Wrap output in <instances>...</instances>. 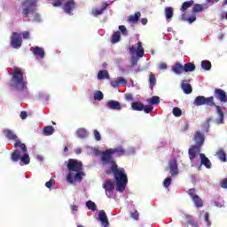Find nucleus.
I'll use <instances>...</instances> for the list:
<instances>
[{
  "instance_id": "obj_1",
  "label": "nucleus",
  "mask_w": 227,
  "mask_h": 227,
  "mask_svg": "<svg viewBox=\"0 0 227 227\" xmlns=\"http://www.w3.org/2000/svg\"><path fill=\"white\" fill-rule=\"evenodd\" d=\"M101 162L103 166H111V169L106 170V175H114L116 182V191L118 192H123L127 188V184H129V178L125 173V168H118V164L113 157V154L109 149H106L101 153Z\"/></svg>"
},
{
  "instance_id": "obj_2",
  "label": "nucleus",
  "mask_w": 227,
  "mask_h": 227,
  "mask_svg": "<svg viewBox=\"0 0 227 227\" xmlns=\"http://www.w3.org/2000/svg\"><path fill=\"white\" fill-rule=\"evenodd\" d=\"M4 134H5V137L9 139V141H15L14 143V148H17L19 146L23 153V155H20V151L19 149H16L13 153L11 154V159L12 162H19V160H21L25 166H27L29 162H31V159L29 158V153H27V147H26V144H23L20 142V140L18 139L17 135L13 133V131L10 129L4 130Z\"/></svg>"
},
{
  "instance_id": "obj_3",
  "label": "nucleus",
  "mask_w": 227,
  "mask_h": 227,
  "mask_svg": "<svg viewBox=\"0 0 227 227\" xmlns=\"http://www.w3.org/2000/svg\"><path fill=\"white\" fill-rule=\"evenodd\" d=\"M193 105L196 107H200V106H208L209 107H215L216 113L219 116V118L216 119L215 123H217V125H222L223 123H224V113H223V110H221V106L215 105L213 96L208 98H206L205 96H198L193 100Z\"/></svg>"
},
{
  "instance_id": "obj_4",
  "label": "nucleus",
  "mask_w": 227,
  "mask_h": 227,
  "mask_svg": "<svg viewBox=\"0 0 227 227\" xmlns=\"http://www.w3.org/2000/svg\"><path fill=\"white\" fill-rule=\"evenodd\" d=\"M11 88H12L15 91H24L27 83L26 81H24V74L22 73V70L17 67H14L13 72L11 74Z\"/></svg>"
},
{
  "instance_id": "obj_5",
  "label": "nucleus",
  "mask_w": 227,
  "mask_h": 227,
  "mask_svg": "<svg viewBox=\"0 0 227 227\" xmlns=\"http://www.w3.org/2000/svg\"><path fill=\"white\" fill-rule=\"evenodd\" d=\"M67 169L68 171H70V173H68L67 176V182H68V184H74L73 173H76L77 171H82V162L77 160L69 159L67 161Z\"/></svg>"
},
{
  "instance_id": "obj_6",
  "label": "nucleus",
  "mask_w": 227,
  "mask_h": 227,
  "mask_svg": "<svg viewBox=\"0 0 227 227\" xmlns=\"http://www.w3.org/2000/svg\"><path fill=\"white\" fill-rule=\"evenodd\" d=\"M36 0H23L21 4L25 8L22 11L23 17L27 18L29 12H35V8H36Z\"/></svg>"
},
{
  "instance_id": "obj_7",
  "label": "nucleus",
  "mask_w": 227,
  "mask_h": 227,
  "mask_svg": "<svg viewBox=\"0 0 227 227\" xmlns=\"http://www.w3.org/2000/svg\"><path fill=\"white\" fill-rule=\"evenodd\" d=\"M10 45L12 49H20L22 47V35L17 32H13L11 35Z\"/></svg>"
},
{
  "instance_id": "obj_8",
  "label": "nucleus",
  "mask_w": 227,
  "mask_h": 227,
  "mask_svg": "<svg viewBox=\"0 0 227 227\" xmlns=\"http://www.w3.org/2000/svg\"><path fill=\"white\" fill-rule=\"evenodd\" d=\"M186 192L191 196L192 200L197 208H201V207H203V200L196 194V189L191 188Z\"/></svg>"
},
{
  "instance_id": "obj_9",
  "label": "nucleus",
  "mask_w": 227,
  "mask_h": 227,
  "mask_svg": "<svg viewBox=\"0 0 227 227\" xmlns=\"http://www.w3.org/2000/svg\"><path fill=\"white\" fill-rule=\"evenodd\" d=\"M130 54H136L137 58H143L145 56V48H143V43L138 42L136 46L132 45L129 47Z\"/></svg>"
},
{
  "instance_id": "obj_10",
  "label": "nucleus",
  "mask_w": 227,
  "mask_h": 227,
  "mask_svg": "<svg viewBox=\"0 0 227 227\" xmlns=\"http://www.w3.org/2000/svg\"><path fill=\"white\" fill-rule=\"evenodd\" d=\"M103 189H105L107 198H112L113 191H114V183L111 179L106 180L103 184Z\"/></svg>"
},
{
  "instance_id": "obj_11",
  "label": "nucleus",
  "mask_w": 227,
  "mask_h": 227,
  "mask_svg": "<svg viewBox=\"0 0 227 227\" xmlns=\"http://www.w3.org/2000/svg\"><path fill=\"white\" fill-rule=\"evenodd\" d=\"M183 219H184V221L182 222L183 227H189L190 225L192 227H200V225L198 224V222H194L191 215H184Z\"/></svg>"
},
{
  "instance_id": "obj_12",
  "label": "nucleus",
  "mask_w": 227,
  "mask_h": 227,
  "mask_svg": "<svg viewBox=\"0 0 227 227\" xmlns=\"http://www.w3.org/2000/svg\"><path fill=\"white\" fill-rule=\"evenodd\" d=\"M193 139L195 141L194 146H199V148H201V146H203L205 144V134L200 131H196Z\"/></svg>"
},
{
  "instance_id": "obj_13",
  "label": "nucleus",
  "mask_w": 227,
  "mask_h": 227,
  "mask_svg": "<svg viewBox=\"0 0 227 227\" xmlns=\"http://www.w3.org/2000/svg\"><path fill=\"white\" fill-rule=\"evenodd\" d=\"M75 10V1L74 0H67L63 5V11L67 15H72V12Z\"/></svg>"
},
{
  "instance_id": "obj_14",
  "label": "nucleus",
  "mask_w": 227,
  "mask_h": 227,
  "mask_svg": "<svg viewBox=\"0 0 227 227\" xmlns=\"http://www.w3.org/2000/svg\"><path fill=\"white\" fill-rule=\"evenodd\" d=\"M168 168L170 169L169 173L171 176H176V175H178V162L176 161V159L168 161Z\"/></svg>"
},
{
  "instance_id": "obj_15",
  "label": "nucleus",
  "mask_w": 227,
  "mask_h": 227,
  "mask_svg": "<svg viewBox=\"0 0 227 227\" xmlns=\"http://www.w3.org/2000/svg\"><path fill=\"white\" fill-rule=\"evenodd\" d=\"M215 97L220 102H223V104H226V102H227L226 91H224L221 89H215Z\"/></svg>"
},
{
  "instance_id": "obj_16",
  "label": "nucleus",
  "mask_w": 227,
  "mask_h": 227,
  "mask_svg": "<svg viewBox=\"0 0 227 227\" xmlns=\"http://www.w3.org/2000/svg\"><path fill=\"white\" fill-rule=\"evenodd\" d=\"M201 152V147L197 145H192L188 150V155L190 160H194L196 159V154Z\"/></svg>"
},
{
  "instance_id": "obj_17",
  "label": "nucleus",
  "mask_w": 227,
  "mask_h": 227,
  "mask_svg": "<svg viewBox=\"0 0 227 227\" xmlns=\"http://www.w3.org/2000/svg\"><path fill=\"white\" fill-rule=\"evenodd\" d=\"M106 106L113 111H121V104L116 100L107 101Z\"/></svg>"
},
{
  "instance_id": "obj_18",
  "label": "nucleus",
  "mask_w": 227,
  "mask_h": 227,
  "mask_svg": "<svg viewBox=\"0 0 227 227\" xmlns=\"http://www.w3.org/2000/svg\"><path fill=\"white\" fill-rule=\"evenodd\" d=\"M110 151V153H112V155H118V157H123V155H127V153H125V149H123V147L121 146H118L115 148H110L108 149Z\"/></svg>"
},
{
  "instance_id": "obj_19",
  "label": "nucleus",
  "mask_w": 227,
  "mask_h": 227,
  "mask_svg": "<svg viewBox=\"0 0 227 227\" xmlns=\"http://www.w3.org/2000/svg\"><path fill=\"white\" fill-rule=\"evenodd\" d=\"M200 164L202 166H205L207 169H210V168H212V162L210 161V160L205 155V153H200Z\"/></svg>"
},
{
  "instance_id": "obj_20",
  "label": "nucleus",
  "mask_w": 227,
  "mask_h": 227,
  "mask_svg": "<svg viewBox=\"0 0 227 227\" xmlns=\"http://www.w3.org/2000/svg\"><path fill=\"white\" fill-rule=\"evenodd\" d=\"M32 52L34 56H38V58H41V59H43L45 58V51L43 48L35 46L32 47Z\"/></svg>"
},
{
  "instance_id": "obj_21",
  "label": "nucleus",
  "mask_w": 227,
  "mask_h": 227,
  "mask_svg": "<svg viewBox=\"0 0 227 227\" xmlns=\"http://www.w3.org/2000/svg\"><path fill=\"white\" fill-rule=\"evenodd\" d=\"M181 90H183L185 95H191L192 93V86L190 83H187V81L184 80L181 83Z\"/></svg>"
},
{
  "instance_id": "obj_22",
  "label": "nucleus",
  "mask_w": 227,
  "mask_h": 227,
  "mask_svg": "<svg viewBox=\"0 0 227 227\" xmlns=\"http://www.w3.org/2000/svg\"><path fill=\"white\" fill-rule=\"evenodd\" d=\"M98 219L102 224H106V226H109V219H107V215L106 214V211L100 210L98 212Z\"/></svg>"
},
{
  "instance_id": "obj_23",
  "label": "nucleus",
  "mask_w": 227,
  "mask_h": 227,
  "mask_svg": "<svg viewBox=\"0 0 227 227\" xmlns=\"http://www.w3.org/2000/svg\"><path fill=\"white\" fill-rule=\"evenodd\" d=\"M112 88H118L121 84H127V80L123 77H119L118 80H114L110 82Z\"/></svg>"
},
{
  "instance_id": "obj_24",
  "label": "nucleus",
  "mask_w": 227,
  "mask_h": 227,
  "mask_svg": "<svg viewBox=\"0 0 227 227\" xmlns=\"http://www.w3.org/2000/svg\"><path fill=\"white\" fill-rule=\"evenodd\" d=\"M139 19H141V12H137L134 15L129 16L128 21L131 24H137L139 21Z\"/></svg>"
},
{
  "instance_id": "obj_25",
  "label": "nucleus",
  "mask_w": 227,
  "mask_h": 227,
  "mask_svg": "<svg viewBox=\"0 0 227 227\" xmlns=\"http://www.w3.org/2000/svg\"><path fill=\"white\" fill-rule=\"evenodd\" d=\"M172 70L174 73L177 74L178 75H180V74H184V66L182 64H180V62H176L173 67Z\"/></svg>"
},
{
  "instance_id": "obj_26",
  "label": "nucleus",
  "mask_w": 227,
  "mask_h": 227,
  "mask_svg": "<svg viewBox=\"0 0 227 227\" xmlns=\"http://www.w3.org/2000/svg\"><path fill=\"white\" fill-rule=\"evenodd\" d=\"M76 136L80 139H86L88 137V131L84 128H80L76 130Z\"/></svg>"
},
{
  "instance_id": "obj_27",
  "label": "nucleus",
  "mask_w": 227,
  "mask_h": 227,
  "mask_svg": "<svg viewBox=\"0 0 227 227\" xmlns=\"http://www.w3.org/2000/svg\"><path fill=\"white\" fill-rule=\"evenodd\" d=\"M98 79L102 81L104 79H111V76L109 75V72L107 70H100L98 73Z\"/></svg>"
},
{
  "instance_id": "obj_28",
  "label": "nucleus",
  "mask_w": 227,
  "mask_h": 227,
  "mask_svg": "<svg viewBox=\"0 0 227 227\" xmlns=\"http://www.w3.org/2000/svg\"><path fill=\"white\" fill-rule=\"evenodd\" d=\"M131 109H133V111H143L145 105L139 101H136L131 104Z\"/></svg>"
},
{
  "instance_id": "obj_29",
  "label": "nucleus",
  "mask_w": 227,
  "mask_h": 227,
  "mask_svg": "<svg viewBox=\"0 0 227 227\" xmlns=\"http://www.w3.org/2000/svg\"><path fill=\"white\" fill-rule=\"evenodd\" d=\"M183 67H184V71L186 73L194 72V70H196V65H194V63L192 62H188L184 64Z\"/></svg>"
},
{
  "instance_id": "obj_30",
  "label": "nucleus",
  "mask_w": 227,
  "mask_h": 227,
  "mask_svg": "<svg viewBox=\"0 0 227 227\" xmlns=\"http://www.w3.org/2000/svg\"><path fill=\"white\" fill-rule=\"evenodd\" d=\"M148 104H151L152 106H159L160 104V98L158 96H153L149 99H147Z\"/></svg>"
},
{
  "instance_id": "obj_31",
  "label": "nucleus",
  "mask_w": 227,
  "mask_h": 227,
  "mask_svg": "<svg viewBox=\"0 0 227 227\" xmlns=\"http://www.w3.org/2000/svg\"><path fill=\"white\" fill-rule=\"evenodd\" d=\"M200 65L203 70L208 71L212 69V62L209 60H202Z\"/></svg>"
},
{
  "instance_id": "obj_32",
  "label": "nucleus",
  "mask_w": 227,
  "mask_h": 227,
  "mask_svg": "<svg viewBox=\"0 0 227 227\" xmlns=\"http://www.w3.org/2000/svg\"><path fill=\"white\" fill-rule=\"evenodd\" d=\"M194 4V0H190L187 2L183 3L182 7H181V12H187L188 8H191Z\"/></svg>"
},
{
  "instance_id": "obj_33",
  "label": "nucleus",
  "mask_w": 227,
  "mask_h": 227,
  "mask_svg": "<svg viewBox=\"0 0 227 227\" xmlns=\"http://www.w3.org/2000/svg\"><path fill=\"white\" fill-rule=\"evenodd\" d=\"M121 38V34L120 31L114 32L112 35V43H118L120 42V39Z\"/></svg>"
},
{
  "instance_id": "obj_34",
  "label": "nucleus",
  "mask_w": 227,
  "mask_h": 227,
  "mask_svg": "<svg viewBox=\"0 0 227 227\" xmlns=\"http://www.w3.org/2000/svg\"><path fill=\"white\" fill-rule=\"evenodd\" d=\"M216 155L218 159L222 160V162H226V153H224V150L219 149L218 152L216 153Z\"/></svg>"
},
{
  "instance_id": "obj_35",
  "label": "nucleus",
  "mask_w": 227,
  "mask_h": 227,
  "mask_svg": "<svg viewBox=\"0 0 227 227\" xmlns=\"http://www.w3.org/2000/svg\"><path fill=\"white\" fill-rule=\"evenodd\" d=\"M205 10V7H203V4H195L192 9V13H200V12H202Z\"/></svg>"
},
{
  "instance_id": "obj_36",
  "label": "nucleus",
  "mask_w": 227,
  "mask_h": 227,
  "mask_svg": "<svg viewBox=\"0 0 227 227\" xmlns=\"http://www.w3.org/2000/svg\"><path fill=\"white\" fill-rule=\"evenodd\" d=\"M44 136H52L54 134V128L52 126H46L43 129Z\"/></svg>"
},
{
  "instance_id": "obj_37",
  "label": "nucleus",
  "mask_w": 227,
  "mask_h": 227,
  "mask_svg": "<svg viewBox=\"0 0 227 227\" xmlns=\"http://www.w3.org/2000/svg\"><path fill=\"white\" fill-rule=\"evenodd\" d=\"M82 176H84V172L82 170L77 171L76 174L74 176V179L75 182H81L82 180Z\"/></svg>"
},
{
  "instance_id": "obj_38",
  "label": "nucleus",
  "mask_w": 227,
  "mask_h": 227,
  "mask_svg": "<svg viewBox=\"0 0 227 227\" xmlns=\"http://www.w3.org/2000/svg\"><path fill=\"white\" fill-rule=\"evenodd\" d=\"M86 207L89 208V210H92V212H95L97 210V204L95 202L89 200L86 202Z\"/></svg>"
},
{
  "instance_id": "obj_39",
  "label": "nucleus",
  "mask_w": 227,
  "mask_h": 227,
  "mask_svg": "<svg viewBox=\"0 0 227 227\" xmlns=\"http://www.w3.org/2000/svg\"><path fill=\"white\" fill-rule=\"evenodd\" d=\"M166 19H173V8L167 7L165 9Z\"/></svg>"
},
{
  "instance_id": "obj_40",
  "label": "nucleus",
  "mask_w": 227,
  "mask_h": 227,
  "mask_svg": "<svg viewBox=\"0 0 227 227\" xmlns=\"http://www.w3.org/2000/svg\"><path fill=\"white\" fill-rule=\"evenodd\" d=\"M155 82H157V79L155 78V74H150V75H149V84H150L151 88H153V86H155Z\"/></svg>"
},
{
  "instance_id": "obj_41",
  "label": "nucleus",
  "mask_w": 227,
  "mask_h": 227,
  "mask_svg": "<svg viewBox=\"0 0 227 227\" xmlns=\"http://www.w3.org/2000/svg\"><path fill=\"white\" fill-rule=\"evenodd\" d=\"M94 99L95 100H104V93H102V91H100V90H97L94 93Z\"/></svg>"
},
{
  "instance_id": "obj_42",
  "label": "nucleus",
  "mask_w": 227,
  "mask_h": 227,
  "mask_svg": "<svg viewBox=\"0 0 227 227\" xmlns=\"http://www.w3.org/2000/svg\"><path fill=\"white\" fill-rule=\"evenodd\" d=\"M184 17H185V14H183L182 15V20H187V22H189V24H192V22H196V16L195 15L191 16L188 19H185Z\"/></svg>"
},
{
  "instance_id": "obj_43",
  "label": "nucleus",
  "mask_w": 227,
  "mask_h": 227,
  "mask_svg": "<svg viewBox=\"0 0 227 227\" xmlns=\"http://www.w3.org/2000/svg\"><path fill=\"white\" fill-rule=\"evenodd\" d=\"M173 114L176 118H179V116H182V109H180L178 107H174L173 108Z\"/></svg>"
},
{
  "instance_id": "obj_44",
  "label": "nucleus",
  "mask_w": 227,
  "mask_h": 227,
  "mask_svg": "<svg viewBox=\"0 0 227 227\" xmlns=\"http://www.w3.org/2000/svg\"><path fill=\"white\" fill-rule=\"evenodd\" d=\"M143 111H145V113L146 114H149V113H152L153 111V106L148 105V106H145L144 105V108H143Z\"/></svg>"
},
{
  "instance_id": "obj_45",
  "label": "nucleus",
  "mask_w": 227,
  "mask_h": 227,
  "mask_svg": "<svg viewBox=\"0 0 227 227\" xmlns=\"http://www.w3.org/2000/svg\"><path fill=\"white\" fill-rule=\"evenodd\" d=\"M104 12L101 9H93L92 10V15L94 17H98V15H102Z\"/></svg>"
},
{
  "instance_id": "obj_46",
  "label": "nucleus",
  "mask_w": 227,
  "mask_h": 227,
  "mask_svg": "<svg viewBox=\"0 0 227 227\" xmlns=\"http://www.w3.org/2000/svg\"><path fill=\"white\" fill-rule=\"evenodd\" d=\"M94 137L96 141H100V139H102V137L100 136V132H98V130L97 129L94 130Z\"/></svg>"
},
{
  "instance_id": "obj_47",
  "label": "nucleus",
  "mask_w": 227,
  "mask_h": 227,
  "mask_svg": "<svg viewBox=\"0 0 227 227\" xmlns=\"http://www.w3.org/2000/svg\"><path fill=\"white\" fill-rule=\"evenodd\" d=\"M54 184H56L54 179H51L50 181L45 183V187H47L48 189H51V187H52V185H54Z\"/></svg>"
},
{
  "instance_id": "obj_48",
  "label": "nucleus",
  "mask_w": 227,
  "mask_h": 227,
  "mask_svg": "<svg viewBox=\"0 0 227 227\" xmlns=\"http://www.w3.org/2000/svg\"><path fill=\"white\" fill-rule=\"evenodd\" d=\"M164 187H169L171 185V177H167L163 182Z\"/></svg>"
},
{
  "instance_id": "obj_49",
  "label": "nucleus",
  "mask_w": 227,
  "mask_h": 227,
  "mask_svg": "<svg viewBox=\"0 0 227 227\" xmlns=\"http://www.w3.org/2000/svg\"><path fill=\"white\" fill-rule=\"evenodd\" d=\"M125 100L128 102H132V100H134V96L130 93H127L125 94Z\"/></svg>"
},
{
  "instance_id": "obj_50",
  "label": "nucleus",
  "mask_w": 227,
  "mask_h": 227,
  "mask_svg": "<svg viewBox=\"0 0 227 227\" xmlns=\"http://www.w3.org/2000/svg\"><path fill=\"white\" fill-rule=\"evenodd\" d=\"M120 31L122 33V35H127V27L124 25L119 26Z\"/></svg>"
},
{
  "instance_id": "obj_51",
  "label": "nucleus",
  "mask_w": 227,
  "mask_h": 227,
  "mask_svg": "<svg viewBox=\"0 0 227 227\" xmlns=\"http://www.w3.org/2000/svg\"><path fill=\"white\" fill-rule=\"evenodd\" d=\"M61 4H63V2L61 0H55L52 3V6H54L55 8H58V6H61Z\"/></svg>"
},
{
  "instance_id": "obj_52",
  "label": "nucleus",
  "mask_w": 227,
  "mask_h": 227,
  "mask_svg": "<svg viewBox=\"0 0 227 227\" xmlns=\"http://www.w3.org/2000/svg\"><path fill=\"white\" fill-rule=\"evenodd\" d=\"M210 215L208 213H205L204 219L206 223H207V226H210Z\"/></svg>"
},
{
  "instance_id": "obj_53",
  "label": "nucleus",
  "mask_w": 227,
  "mask_h": 227,
  "mask_svg": "<svg viewBox=\"0 0 227 227\" xmlns=\"http://www.w3.org/2000/svg\"><path fill=\"white\" fill-rule=\"evenodd\" d=\"M131 217L133 219H135L136 221H137V219H139V213L137 211H135L131 214Z\"/></svg>"
},
{
  "instance_id": "obj_54",
  "label": "nucleus",
  "mask_w": 227,
  "mask_h": 227,
  "mask_svg": "<svg viewBox=\"0 0 227 227\" xmlns=\"http://www.w3.org/2000/svg\"><path fill=\"white\" fill-rule=\"evenodd\" d=\"M34 20H35V22H41L42 19L39 13L34 15Z\"/></svg>"
},
{
  "instance_id": "obj_55",
  "label": "nucleus",
  "mask_w": 227,
  "mask_h": 227,
  "mask_svg": "<svg viewBox=\"0 0 227 227\" xmlns=\"http://www.w3.org/2000/svg\"><path fill=\"white\" fill-rule=\"evenodd\" d=\"M222 189H227V178L223 179L221 183Z\"/></svg>"
},
{
  "instance_id": "obj_56",
  "label": "nucleus",
  "mask_w": 227,
  "mask_h": 227,
  "mask_svg": "<svg viewBox=\"0 0 227 227\" xmlns=\"http://www.w3.org/2000/svg\"><path fill=\"white\" fill-rule=\"evenodd\" d=\"M21 120H26L27 118V113L26 111H22L20 114Z\"/></svg>"
},
{
  "instance_id": "obj_57",
  "label": "nucleus",
  "mask_w": 227,
  "mask_h": 227,
  "mask_svg": "<svg viewBox=\"0 0 227 227\" xmlns=\"http://www.w3.org/2000/svg\"><path fill=\"white\" fill-rule=\"evenodd\" d=\"M22 36H23L24 40H29V32L24 31L22 33Z\"/></svg>"
},
{
  "instance_id": "obj_58",
  "label": "nucleus",
  "mask_w": 227,
  "mask_h": 227,
  "mask_svg": "<svg viewBox=\"0 0 227 227\" xmlns=\"http://www.w3.org/2000/svg\"><path fill=\"white\" fill-rule=\"evenodd\" d=\"M166 68H168V65L166 63H160L159 65V69L160 70H166Z\"/></svg>"
},
{
  "instance_id": "obj_59",
  "label": "nucleus",
  "mask_w": 227,
  "mask_h": 227,
  "mask_svg": "<svg viewBox=\"0 0 227 227\" xmlns=\"http://www.w3.org/2000/svg\"><path fill=\"white\" fill-rule=\"evenodd\" d=\"M71 210L72 212H77V210H79V207L77 205H72Z\"/></svg>"
},
{
  "instance_id": "obj_60",
  "label": "nucleus",
  "mask_w": 227,
  "mask_h": 227,
  "mask_svg": "<svg viewBox=\"0 0 227 227\" xmlns=\"http://www.w3.org/2000/svg\"><path fill=\"white\" fill-rule=\"evenodd\" d=\"M107 6H109V4L107 3H104L101 6V10L102 12H104L105 10H107Z\"/></svg>"
},
{
  "instance_id": "obj_61",
  "label": "nucleus",
  "mask_w": 227,
  "mask_h": 227,
  "mask_svg": "<svg viewBox=\"0 0 227 227\" xmlns=\"http://www.w3.org/2000/svg\"><path fill=\"white\" fill-rule=\"evenodd\" d=\"M141 23L143 24V26H146L148 24V19L143 18L141 20Z\"/></svg>"
},
{
  "instance_id": "obj_62",
  "label": "nucleus",
  "mask_w": 227,
  "mask_h": 227,
  "mask_svg": "<svg viewBox=\"0 0 227 227\" xmlns=\"http://www.w3.org/2000/svg\"><path fill=\"white\" fill-rule=\"evenodd\" d=\"M64 152H65V153L68 152V147H67V146H65V147H64Z\"/></svg>"
},
{
  "instance_id": "obj_63",
  "label": "nucleus",
  "mask_w": 227,
  "mask_h": 227,
  "mask_svg": "<svg viewBox=\"0 0 227 227\" xmlns=\"http://www.w3.org/2000/svg\"><path fill=\"white\" fill-rule=\"evenodd\" d=\"M76 153H81V149H77Z\"/></svg>"
},
{
  "instance_id": "obj_64",
  "label": "nucleus",
  "mask_w": 227,
  "mask_h": 227,
  "mask_svg": "<svg viewBox=\"0 0 227 227\" xmlns=\"http://www.w3.org/2000/svg\"><path fill=\"white\" fill-rule=\"evenodd\" d=\"M223 4H227V0H224V1H223Z\"/></svg>"
}]
</instances>
